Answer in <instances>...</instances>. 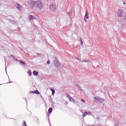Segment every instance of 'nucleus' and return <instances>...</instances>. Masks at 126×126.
Masks as SVG:
<instances>
[{"instance_id": "obj_1", "label": "nucleus", "mask_w": 126, "mask_h": 126, "mask_svg": "<svg viewBox=\"0 0 126 126\" xmlns=\"http://www.w3.org/2000/svg\"><path fill=\"white\" fill-rule=\"evenodd\" d=\"M94 99L95 103H100L101 104L105 102V99L101 98L100 96H95Z\"/></svg>"}, {"instance_id": "obj_2", "label": "nucleus", "mask_w": 126, "mask_h": 126, "mask_svg": "<svg viewBox=\"0 0 126 126\" xmlns=\"http://www.w3.org/2000/svg\"><path fill=\"white\" fill-rule=\"evenodd\" d=\"M35 5L36 8H37V9H39V10H42V9H43V4L41 1H36Z\"/></svg>"}, {"instance_id": "obj_3", "label": "nucleus", "mask_w": 126, "mask_h": 126, "mask_svg": "<svg viewBox=\"0 0 126 126\" xmlns=\"http://www.w3.org/2000/svg\"><path fill=\"white\" fill-rule=\"evenodd\" d=\"M50 9L51 11H52L53 12H55L56 10H57V6L55 5L54 4H51L50 6Z\"/></svg>"}, {"instance_id": "obj_4", "label": "nucleus", "mask_w": 126, "mask_h": 126, "mask_svg": "<svg viewBox=\"0 0 126 126\" xmlns=\"http://www.w3.org/2000/svg\"><path fill=\"white\" fill-rule=\"evenodd\" d=\"M29 4L31 8H34V7H35V5H36V1H30L29 2Z\"/></svg>"}, {"instance_id": "obj_5", "label": "nucleus", "mask_w": 126, "mask_h": 126, "mask_svg": "<svg viewBox=\"0 0 126 126\" xmlns=\"http://www.w3.org/2000/svg\"><path fill=\"white\" fill-rule=\"evenodd\" d=\"M117 14L119 17H122V16H123V14H124V11H123V10L122 9H119L117 11Z\"/></svg>"}, {"instance_id": "obj_6", "label": "nucleus", "mask_w": 126, "mask_h": 126, "mask_svg": "<svg viewBox=\"0 0 126 126\" xmlns=\"http://www.w3.org/2000/svg\"><path fill=\"white\" fill-rule=\"evenodd\" d=\"M89 18V16L88 15V11L86 10V13L84 17V19L85 20H86V22L87 21V20L86 19H88Z\"/></svg>"}, {"instance_id": "obj_7", "label": "nucleus", "mask_w": 126, "mask_h": 126, "mask_svg": "<svg viewBox=\"0 0 126 126\" xmlns=\"http://www.w3.org/2000/svg\"><path fill=\"white\" fill-rule=\"evenodd\" d=\"M67 98L71 102H72L73 103H75V100H74V99H73V98H72V97H71L70 96L68 95Z\"/></svg>"}, {"instance_id": "obj_8", "label": "nucleus", "mask_w": 126, "mask_h": 126, "mask_svg": "<svg viewBox=\"0 0 126 126\" xmlns=\"http://www.w3.org/2000/svg\"><path fill=\"white\" fill-rule=\"evenodd\" d=\"M91 114V112H85L83 115V118H85V117H86V116H87L88 115H90Z\"/></svg>"}, {"instance_id": "obj_9", "label": "nucleus", "mask_w": 126, "mask_h": 126, "mask_svg": "<svg viewBox=\"0 0 126 126\" xmlns=\"http://www.w3.org/2000/svg\"><path fill=\"white\" fill-rule=\"evenodd\" d=\"M16 5H17V9L19 10H20V9L22 8V6H21V5L19 4V3H17Z\"/></svg>"}, {"instance_id": "obj_10", "label": "nucleus", "mask_w": 126, "mask_h": 126, "mask_svg": "<svg viewBox=\"0 0 126 126\" xmlns=\"http://www.w3.org/2000/svg\"><path fill=\"white\" fill-rule=\"evenodd\" d=\"M33 19H35V17L32 15H31L29 17L30 21H31V20H33Z\"/></svg>"}, {"instance_id": "obj_11", "label": "nucleus", "mask_w": 126, "mask_h": 126, "mask_svg": "<svg viewBox=\"0 0 126 126\" xmlns=\"http://www.w3.org/2000/svg\"><path fill=\"white\" fill-rule=\"evenodd\" d=\"M52 112H53V108L50 107L48 109V114H49V115H50V114L52 113Z\"/></svg>"}, {"instance_id": "obj_12", "label": "nucleus", "mask_w": 126, "mask_h": 126, "mask_svg": "<svg viewBox=\"0 0 126 126\" xmlns=\"http://www.w3.org/2000/svg\"><path fill=\"white\" fill-rule=\"evenodd\" d=\"M32 73L33 75H35V76L38 75V72H37V71H33Z\"/></svg>"}, {"instance_id": "obj_13", "label": "nucleus", "mask_w": 126, "mask_h": 126, "mask_svg": "<svg viewBox=\"0 0 126 126\" xmlns=\"http://www.w3.org/2000/svg\"><path fill=\"white\" fill-rule=\"evenodd\" d=\"M52 92V95H54V94H55V93H56V92L55 91V90L51 89Z\"/></svg>"}, {"instance_id": "obj_14", "label": "nucleus", "mask_w": 126, "mask_h": 126, "mask_svg": "<svg viewBox=\"0 0 126 126\" xmlns=\"http://www.w3.org/2000/svg\"><path fill=\"white\" fill-rule=\"evenodd\" d=\"M34 94H40V92H39V91H38V90H36V91L34 92Z\"/></svg>"}, {"instance_id": "obj_15", "label": "nucleus", "mask_w": 126, "mask_h": 126, "mask_svg": "<svg viewBox=\"0 0 126 126\" xmlns=\"http://www.w3.org/2000/svg\"><path fill=\"white\" fill-rule=\"evenodd\" d=\"M21 63H22L23 64H26V63L24 62H23L22 60L20 61Z\"/></svg>"}, {"instance_id": "obj_16", "label": "nucleus", "mask_w": 126, "mask_h": 126, "mask_svg": "<svg viewBox=\"0 0 126 126\" xmlns=\"http://www.w3.org/2000/svg\"><path fill=\"white\" fill-rule=\"evenodd\" d=\"M80 43H81V46H82V45H83V41H82V39H81V38H80Z\"/></svg>"}, {"instance_id": "obj_17", "label": "nucleus", "mask_w": 126, "mask_h": 126, "mask_svg": "<svg viewBox=\"0 0 126 126\" xmlns=\"http://www.w3.org/2000/svg\"><path fill=\"white\" fill-rule=\"evenodd\" d=\"M28 73V74L30 75V76H31V75H32V72L30 71H29Z\"/></svg>"}, {"instance_id": "obj_18", "label": "nucleus", "mask_w": 126, "mask_h": 126, "mask_svg": "<svg viewBox=\"0 0 126 126\" xmlns=\"http://www.w3.org/2000/svg\"><path fill=\"white\" fill-rule=\"evenodd\" d=\"M23 126H27V125H26V122L25 121H24Z\"/></svg>"}, {"instance_id": "obj_19", "label": "nucleus", "mask_w": 126, "mask_h": 126, "mask_svg": "<svg viewBox=\"0 0 126 126\" xmlns=\"http://www.w3.org/2000/svg\"><path fill=\"white\" fill-rule=\"evenodd\" d=\"M125 15L124 16V19L126 20V12H125Z\"/></svg>"}, {"instance_id": "obj_20", "label": "nucleus", "mask_w": 126, "mask_h": 126, "mask_svg": "<svg viewBox=\"0 0 126 126\" xmlns=\"http://www.w3.org/2000/svg\"><path fill=\"white\" fill-rule=\"evenodd\" d=\"M50 63H51L50 60L47 61V64H50Z\"/></svg>"}, {"instance_id": "obj_21", "label": "nucleus", "mask_w": 126, "mask_h": 126, "mask_svg": "<svg viewBox=\"0 0 126 126\" xmlns=\"http://www.w3.org/2000/svg\"><path fill=\"white\" fill-rule=\"evenodd\" d=\"M31 94H35V92H33V91L31 92Z\"/></svg>"}, {"instance_id": "obj_22", "label": "nucleus", "mask_w": 126, "mask_h": 126, "mask_svg": "<svg viewBox=\"0 0 126 126\" xmlns=\"http://www.w3.org/2000/svg\"><path fill=\"white\" fill-rule=\"evenodd\" d=\"M81 101H82V102L85 103V100H84V99H81Z\"/></svg>"}, {"instance_id": "obj_23", "label": "nucleus", "mask_w": 126, "mask_h": 126, "mask_svg": "<svg viewBox=\"0 0 126 126\" xmlns=\"http://www.w3.org/2000/svg\"><path fill=\"white\" fill-rule=\"evenodd\" d=\"M86 63H90V60H86Z\"/></svg>"}, {"instance_id": "obj_24", "label": "nucleus", "mask_w": 126, "mask_h": 126, "mask_svg": "<svg viewBox=\"0 0 126 126\" xmlns=\"http://www.w3.org/2000/svg\"><path fill=\"white\" fill-rule=\"evenodd\" d=\"M82 63H86V60H84L82 61Z\"/></svg>"}, {"instance_id": "obj_25", "label": "nucleus", "mask_w": 126, "mask_h": 126, "mask_svg": "<svg viewBox=\"0 0 126 126\" xmlns=\"http://www.w3.org/2000/svg\"><path fill=\"white\" fill-rule=\"evenodd\" d=\"M12 121H14L15 122V119H12Z\"/></svg>"}, {"instance_id": "obj_26", "label": "nucleus", "mask_w": 126, "mask_h": 126, "mask_svg": "<svg viewBox=\"0 0 126 126\" xmlns=\"http://www.w3.org/2000/svg\"><path fill=\"white\" fill-rule=\"evenodd\" d=\"M123 4H126V2H123Z\"/></svg>"}, {"instance_id": "obj_27", "label": "nucleus", "mask_w": 126, "mask_h": 126, "mask_svg": "<svg viewBox=\"0 0 126 126\" xmlns=\"http://www.w3.org/2000/svg\"><path fill=\"white\" fill-rule=\"evenodd\" d=\"M36 55H40V54H39V53H37V54H36Z\"/></svg>"}]
</instances>
